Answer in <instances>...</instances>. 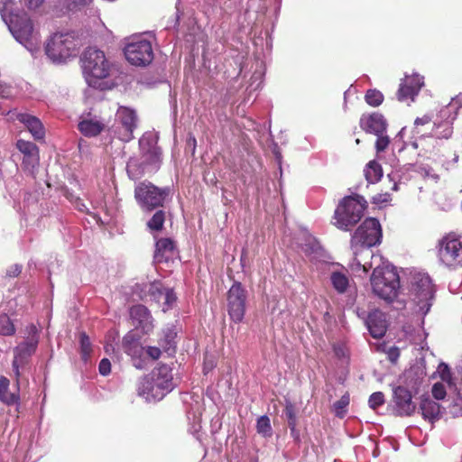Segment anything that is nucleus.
<instances>
[{"mask_svg": "<svg viewBox=\"0 0 462 462\" xmlns=\"http://www.w3.org/2000/svg\"><path fill=\"white\" fill-rule=\"evenodd\" d=\"M335 351H336L337 356H344L345 355V352H344L343 348H335Z\"/></svg>", "mask_w": 462, "mask_h": 462, "instance_id": "nucleus-55", "label": "nucleus"}, {"mask_svg": "<svg viewBox=\"0 0 462 462\" xmlns=\"http://www.w3.org/2000/svg\"><path fill=\"white\" fill-rule=\"evenodd\" d=\"M420 410L423 419L429 421L434 422L435 420L440 418L441 406H439L437 402L433 401V399L429 398V396H427V398H421Z\"/></svg>", "mask_w": 462, "mask_h": 462, "instance_id": "nucleus-26", "label": "nucleus"}, {"mask_svg": "<svg viewBox=\"0 0 462 462\" xmlns=\"http://www.w3.org/2000/svg\"><path fill=\"white\" fill-rule=\"evenodd\" d=\"M1 15L14 40L31 53L41 48V34L25 11L19 10L14 0H5Z\"/></svg>", "mask_w": 462, "mask_h": 462, "instance_id": "nucleus-2", "label": "nucleus"}, {"mask_svg": "<svg viewBox=\"0 0 462 462\" xmlns=\"http://www.w3.org/2000/svg\"><path fill=\"white\" fill-rule=\"evenodd\" d=\"M432 393L435 399L443 400L447 396V390L443 383H435L432 388Z\"/></svg>", "mask_w": 462, "mask_h": 462, "instance_id": "nucleus-44", "label": "nucleus"}, {"mask_svg": "<svg viewBox=\"0 0 462 462\" xmlns=\"http://www.w3.org/2000/svg\"><path fill=\"white\" fill-rule=\"evenodd\" d=\"M360 125L363 130L373 133L375 135L380 133H385L387 129V122L381 113H372L371 115H364L360 119Z\"/></svg>", "mask_w": 462, "mask_h": 462, "instance_id": "nucleus-22", "label": "nucleus"}, {"mask_svg": "<svg viewBox=\"0 0 462 462\" xmlns=\"http://www.w3.org/2000/svg\"><path fill=\"white\" fill-rule=\"evenodd\" d=\"M134 365H135L136 367H143V365H141V364H134Z\"/></svg>", "mask_w": 462, "mask_h": 462, "instance_id": "nucleus-60", "label": "nucleus"}, {"mask_svg": "<svg viewBox=\"0 0 462 462\" xmlns=\"http://www.w3.org/2000/svg\"><path fill=\"white\" fill-rule=\"evenodd\" d=\"M107 124L96 113H83L79 118V130L86 137H96L106 129Z\"/></svg>", "mask_w": 462, "mask_h": 462, "instance_id": "nucleus-17", "label": "nucleus"}, {"mask_svg": "<svg viewBox=\"0 0 462 462\" xmlns=\"http://www.w3.org/2000/svg\"><path fill=\"white\" fill-rule=\"evenodd\" d=\"M365 175L368 182L379 181L383 177L382 165L376 162H370L365 169Z\"/></svg>", "mask_w": 462, "mask_h": 462, "instance_id": "nucleus-30", "label": "nucleus"}, {"mask_svg": "<svg viewBox=\"0 0 462 462\" xmlns=\"http://www.w3.org/2000/svg\"><path fill=\"white\" fill-rule=\"evenodd\" d=\"M439 373L444 383H448V385H452V376L449 367L447 365V364H440L439 365Z\"/></svg>", "mask_w": 462, "mask_h": 462, "instance_id": "nucleus-43", "label": "nucleus"}, {"mask_svg": "<svg viewBox=\"0 0 462 462\" xmlns=\"http://www.w3.org/2000/svg\"><path fill=\"white\" fill-rule=\"evenodd\" d=\"M382 227L378 219L375 217H367L361 223L352 236L351 246L354 250V263L356 257L362 262H367L371 256H367L365 250H371V246L379 245L382 239Z\"/></svg>", "mask_w": 462, "mask_h": 462, "instance_id": "nucleus-5", "label": "nucleus"}, {"mask_svg": "<svg viewBox=\"0 0 462 462\" xmlns=\"http://www.w3.org/2000/svg\"><path fill=\"white\" fill-rule=\"evenodd\" d=\"M77 47V40L71 32H55L46 45V53L51 60L60 63L76 55Z\"/></svg>", "mask_w": 462, "mask_h": 462, "instance_id": "nucleus-8", "label": "nucleus"}, {"mask_svg": "<svg viewBox=\"0 0 462 462\" xmlns=\"http://www.w3.org/2000/svg\"><path fill=\"white\" fill-rule=\"evenodd\" d=\"M385 402V398L383 393L377 391V393H372L368 398V404L371 408L376 409L383 405Z\"/></svg>", "mask_w": 462, "mask_h": 462, "instance_id": "nucleus-40", "label": "nucleus"}, {"mask_svg": "<svg viewBox=\"0 0 462 462\" xmlns=\"http://www.w3.org/2000/svg\"><path fill=\"white\" fill-rule=\"evenodd\" d=\"M20 121L32 134L34 140H42L45 136V128L41 120L29 113H18L16 116Z\"/></svg>", "mask_w": 462, "mask_h": 462, "instance_id": "nucleus-23", "label": "nucleus"}, {"mask_svg": "<svg viewBox=\"0 0 462 462\" xmlns=\"http://www.w3.org/2000/svg\"><path fill=\"white\" fill-rule=\"evenodd\" d=\"M366 256H370L369 262H362L356 258L350 263V269L356 273H366L370 268L374 271L371 274V287L377 297L384 300H393L396 298L400 285V275L390 262L385 261L380 254H374L372 250H365Z\"/></svg>", "mask_w": 462, "mask_h": 462, "instance_id": "nucleus-1", "label": "nucleus"}, {"mask_svg": "<svg viewBox=\"0 0 462 462\" xmlns=\"http://www.w3.org/2000/svg\"><path fill=\"white\" fill-rule=\"evenodd\" d=\"M330 281L332 286L338 292H345L349 283L348 277L341 272H333L330 275Z\"/></svg>", "mask_w": 462, "mask_h": 462, "instance_id": "nucleus-32", "label": "nucleus"}, {"mask_svg": "<svg viewBox=\"0 0 462 462\" xmlns=\"http://www.w3.org/2000/svg\"><path fill=\"white\" fill-rule=\"evenodd\" d=\"M146 353L152 357V360H158L162 356V349L159 346H148Z\"/></svg>", "mask_w": 462, "mask_h": 462, "instance_id": "nucleus-47", "label": "nucleus"}, {"mask_svg": "<svg viewBox=\"0 0 462 462\" xmlns=\"http://www.w3.org/2000/svg\"><path fill=\"white\" fill-rule=\"evenodd\" d=\"M393 402L395 410L401 416H410L415 412L416 406L412 402L411 393L405 387H395L393 389Z\"/></svg>", "mask_w": 462, "mask_h": 462, "instance_id": "nucleus-21", "label": "nucleus"}, {"mask_svg": "<svg viewBox=\"0 0 462 462\" xmlns=\"http://www.w3.org/2000/svg\"><path fill=\"white\" fill-rule=\"evenodd\" d=\"M139 153L129 157L126 172L130 179L139 180L145 174L155 173L162 162V153L158 146V137L153 132H146L138 140Z\"/></svg>", "mask_w": 462, "mask_h": 462, "instance_id": "nucleus-3", "label": "nucleus"}, {"mask_svg": "<svg viewBox=\"0 0 462 462\" xmlns=\"http://www.w3.org/2000/svg\"><path fill=\"white\" fill-rule=\"evenodd\" d=\"M126 60L134 66H148L154 59L151 41L143 36H132L124 48Z\"/></svg>", "mask_w": 462, "mask_h": 462, "instance_id": "nucleus-9", "label": "nucleus"}, {"mask_svg": "<svg viewBox=\"0 0 462 462\" xmlns=\"http://www.w3.org/2000/svg\"><path fill=\"white\" fill-rule=\"evenodd\" d=\"M176 331L173 327H167L162 329V336L159 338V345L166 352H174L176 347Z\"/></svg>", "mask_w": 462, "mask_h": 462, "instance_id": "nucleus-28", "label": "nucleus"}, {"mask_svg": "<svg viewBox=\"0 0 462 462\" xmlns=\"http://www.w3.org/2000/svg\"><path fill=\"white\" fill-rule=\"evenodd\" d=\"M79 343H80V351H81V357L84 361H88L90 353L92 351L91 348V341L86 333H81L79 337Z\"/></svg>", "mask_w": 462, "mask_h": 462, "instance_id": "nucleus-36", "label": "nucleus"}, {"mask_svg": "<svg viewBox=\"0 0 462 462\" xmlns=\"http://www.w3.org/2000/svg\"><path fill=\"white\" fill-rule=\"evenodd\" d=\"M256 431L261 433L263 436H271L273 433V429L271 425V420L267 415H263L257 419L256 421Z\"/></svg>", "mask_w": 462, "mask_h": 462, "instance_id": "nucleus-33", "label": "nucleus"}, {"mask_svg": "<svg viewBox=\"0 0 462 462\" xmlns=\"http://www.w3.org/2000/svg\"><path fill=\"white\" fill-rule=\"evenodd\" d=\"M392 189L393 190H398V185L397 183H393V186H392Z\"/></svg>", "mask_w": 462, "mask_h": 462, "instance_id": "nucleus-56", "label": "nucleus"}, {"mask_svg": "<svg viewBox=\"0 0 462 462\" xmlns=\"http://www.w3.org/2000/svg\"><path fill=\"white\" fill-rule=\"evenodd\" d=\"M390 144V139L386 134H377V138L375 140V149L378 152H383V150L387 149Z\"/></svg>", "mask_w": 462, "mask_h": 462, "instance_id": "nucleus-42", "label": "nucleus"}, {"mask_svg": "<svg viewBox=\"0 0 462 462\" xmlns=\"http://www.w3.org/2000/svg\"><path fill=\"white\" fill-rule=\"evenodd\" d=\"M107 1H115V0H107Z\"/></svg>", "mask_w": 462, "mask_h": 462, "instance_id": "nucleus-64", "label": "nucleus"}, {"mask_svg": "<svg viewBox=\"0 0 462 462\" xmlns=\"http://www.w3.org/2000/svg\"><path fill=\"white\" fill-rule=\"evenodd\" d=\"M130 316L134 328L144 334L152 333L154 328V319L148 308L144 305H134L130 309Z\"/></svg>", "mask_w": 462, "mask_h": 462, "instance_id": "nucleus-18", "label": "nucleus"}, {"mask_svg": "<svg viewBox=\"0 0 462 462\" xmlns=\"http://www.w3.org/2000/svg\"><path fill=\"white\" fill-rule=\"evenodd\" d=\"M124 351L129 356H137L143 352V348L135 341L134 336L126 335L123 338Z\"/></svg>", "mask_w": 462, "mask_h": 462, "instance_id": "nucleus-31", "label": "nucleus"}, {"mask_svg": "<svg viewBox=\"0 0 462 462\" xmlns=\"http://www.w3.org/2000/svg\"><path fill=\"white\" fill-rule=\"evenodd\" d=\"M16 147L23 153V163L35 166L39 162V149L32 141L18 140Z\"/></svg>", "mask_w": 462, "mask_h": 462, "instance_id": "nucleus-25", "label": "nucleus"}, {"mask_svg": "<svg viewBox=\"0 0 462 462\" xmlns=\"http://www.w3.org/2000/svg\"><path fill=\"white\" fill-rule=\"evenodd\" d=\"M169 192V189H158L150 181H143L134 188V199L143 209L151 210L162 205Z\"/></svg>", "mask_w": 462, "mask_h": 462, "instance_id": "nucleus-11", "label": "nucleus"}, {"mask_svg": "<svg viewBox=\"0 0 462 462\" xmlns=\"http://www.w3.org/2000/svg\"><path fill=\"white\" fill-rule=\"evenodd\" d=\"M176 255V247L170 238H162L156 242L154 259L156 262H168Z\"/></svg>", "mask_w": 462, "mask_h": 462, "instance_id": "nucleus-24", "label": "nucleus"}, {"mask_svg": "<svg viewBox=\"0 0 462 462\" xmlns=\"http://www.w3.org/2000/svg\"><path fill=\"white\" fill-rule=\"evenodd\" d=\"M453 134V129L450 124H443L442 125H436L433 124V134L439 138H448Z\"/></svg>", "mask_w": 462, "mask_h": 462, "instance_id": "nucleus-38", "label": "nucleus"}, {"mask_svg": "<svg viewBox=\"0 0 462 462\" xmlns=\"http://www.w3.org/2000/svg\"><path fill=\"white\" fill-rule=\"evenodd\" d=\"M411 291L415 295L420 309L428 312L434 297V286L430 275L425 273L411 272Z\"/></svg>", "mask_w": 462, "mask_h": 462, "instance_id": "nucleus-10", "label": "nucleus"}, {"mask_svg": "<svg viewBox=\"0 0 462 462\" xmlns=\"http://www.w3.org/2000/svg\"><path fill=\"white\" fill-rule=\"evenodd\" d=\"M406 131V128H402V130L399 133V135H403Z\"/></svg>", "mask_w": 462, "mask_h": 462, "instance_id": "nucleus-57", "label": "nucleus"}, {"mask_svg": "<svg viewBox=\"0 0 462 462\" xmlns=\"http://www.w3.org/2000/svg\"><path fill=\"white\" fill-rule=\"evenodd\" d=\"M457 393L460 400H462V381L459 383V386L457 388Z\"/></svg>", "mask_w": 462, "mask_h": 462, "instance_id": "nucleus-54", "label": "nucleus"}, {"mask_svg": "<svg viewBox=\"0 0 462 462\" xmlns=\"http://www.w3.org/2000/svg\"><path fill=\"white\" fill-rule=\"evenodd\" d=\"M137 126V114L128 106H120L116 112L112 133L119 140L128 142L134 138V131Z\"/></svg>", "mask_w": 462, "mask_h": 462, "instance_id": "nucleus-12", "label": "nucleus"}, {"mask_svg": "<svg viewBox=\"0 0 462 462\" xmlns=\"http://www.w3.org/2000/svg\"><path fill=\"white\" fill-rule=\"evenodd\" d=\"M14 330L15 326L9 316H7V314H2V316H0V333L4 336H12Z\"/></svg>", "mask_w": 462, "mask_h": 462, "instance_id": "nucleus-35", "label": "nucleus"}, {"mask_svg": "<svg viewBox=\"0 0 462 462\" xmlns=\"http://www.w3.org/2000/svg\"><path fill=\"white\" fill-rule=\"evenodd\" d=\"M99 373L103 375L109 374L111 372V364L108 359H102L98 365Z\"/></svg>", "mask_w": 462, "mask_h": 462, "instance_id": "nucleus-46", "label": "nucleus"}, {"mask_svg": "<svg viewBox=\"0 0 462 462\" xmlns=\"http://www.w3.org/2000/svg\"><path fill=\"white\" fill-rule=\"evenodd\" d=\"M286 415L289 419V426L291 428V430H294V428L296 426V418L293 413V410H292L291 406L286 407Z\"/></svg>", "mask_w": 462, "mask_h": 462, "instance_id": "nucleus-49", "label": "nucleus"}, {"mask_svg": "<svg viewBox=\"0 0 462 462\" xmlns=\"http://www.w3.org/2000/svg\"><path fill=\"white\" fill-rule=\"evenodd\" d=\"M439 258L447 267L462 265V239L456 234H448L439 243Z\"/></svg>", "mask_w": 462, "mask_h": 462, "instance_id": "nucleus-13", "label": "nucleus"}, {"mask_svg": "<svg viewBox=\"0 0 462 462\" xmlns=\"http://www.w3.org/2000/svg\"><path fill=\"white\" fill-rule=\"evenodd\" d=\"M165 221V213L162 209H159L152 218L148 221V226L152 231H160Z\"/></svg>", "mask_w": 462, "mask_h": 462, "instance_id": "nucleus-34", "label": "nucleus"}, {"mask_svg": "<svg viewBox=\"0 0 462 462\" xmlns=\"http://www.w3.org/2000/svg\"><path fill=\"white\" fill-rule=\"evenodd\" d=\"M303 250L308 254H311V252H318L320 250V245L319 242L316 241V239L310 238L309 244L305 245L303 247Z\"/></svg>", "mask_w": 462, "mask_h": 462, "instance_id": "nucleus-45", "label": "nucleus"}, {"mask_svg": "<svg viewBox=\"0 0 462 462\" xmlns=\"http://www.w3.org/2000/svg\"><path fill=\"white\" fill-rule=\"evenodd\" d=\"M1 177H3V171H2V169L0 168V179H1Z\"/></svg>", "mask_w": 462, "mask_h": 462, "instance_id": "nucleus-61", "label": "nucleus"}, {"mask_svg": "<svg viewBox=\"0 0 462 462\" xmlns=\"http://www.w3.org/2000/svg\"><path fill=\"white\" fill-rule=\"evenodd\" d=\"M92 1L93 0H64V3L70 11H79V9H82L84 6L89 5Z\"/></svg>", "mask_w": 462, "mask_h": 462, "instance_id": "nucleus-41", "label": "nucleus"}, {"mask_svg": "<svg viewBox=\"0 0 462 462\" xmlns=\"http://www.w3.org/2000/svg\"><path fill=\"white\" fill-rule=\"evenodd\" d=\"M366 204L365 199L362 197H346L342 199L335 209V226L344 231H348L361 220Z\"/></svg>", "mask_w": 462, "mask_h": 462, "instance_id": "nucleus-7", "label": "nucleus"}, {"mask_svg": "<svg viewBox=\"0 0 462 462\" xmlns=\"http://www.w3.org/2000/svg\"><path fill=\"white\" fill-rule=\"evenodd\" d=\"M192 142H193L194 145H196L197 140L196 139H192Z\"/></svg>", "mask_w": 462, "mask_h": 462, "instance_id": "nucleus-62", "label": "nucleus"}, {"mask_svg": "<svg viewBox=\"0 0 462 462\" xmlns=\"http://www.w3.org/2000/svg\"><path fill=\"white\" fill-rule=\"evenodd\" d=\"M175 386L176 382L171 366L162 364L139 380L137 393L146 402H159Z\"/></svg>", "mask_w": 462, "mask_h": 462, "instance_id": "nucleus-4", "label": "nucleus"}, {"mask_svg": "<svg viewBox=\"0 0 462 462\" xmlns=\"http://www.w3.org/2000/svg\"><path fill=\"white\" fill-rule=\"evenodd\" d=\"M20 401L19 390L16 393L10 392V381L5 376L0 377V402L7 405L17 404Z\"/></svg>", "mask_w": 462, "mask_h": 462, "instance_id": "nucleus-27", "label": "nucleus"}, {"mask_svg": "<svg viewBox=\"0 0 462 462\" xmlns=\"http://www.w3.org/2000/svg\"><path fill=\"white\" fill-rule=\"evenodd\" d=\"M460 106H461V100H460L459 97H457L456 98H453L451 100L450 104L448 105V110H454L455 111V115L451 118V121H453V119H455V117L457 116V110L460 107Z\"/></svg>", "mask_w": 462, "mask_h": 462, "instance_id": "nucleus-48", "label": "nucleus"}, {"mask_svg": "<svg viewBox=\"0 0 462 462\" xmlns=\"http://www.w3.org/2000/svg\"><path fill=\"white\" fill-rule=\"evenodd\" d=\"M356 143H360V139H356Z\"/></svg>", "mask_w": 462, "mask_h": 462, "instance_id": "nucleus-63", "label": "nucleus"}, {"mask_svg": "<svg viewBox=\"0 0 462 462\" xmlns=\"http://www.w3.org/2000/svg\"><path fill=\"white\" fill-rule=\"evenodd\" d=\"M84 78L92 88H99L101 79L109 77L112 63L102 50L88 47L81 56Z\"/></svg>", "mask_w": 462, "mask_h": 462, "instance_id": "nucleus-6", "label": "nucleus"}, {"mask_svg": "<svg viewBox=\"0 0 462 462\" xmlns=\"http://www.w3.org/2000/svg\"><path fill=\"white\" fill-rule=\"evenodd\" d=\"M37 344L38 338L33 335L26 341L19 344L14 350L13 371L15 375L17 389H19L22 373L27 369Z\"/></svg>", "mask_w": 462, "mask_h": 462, "instance_id": "nucleus-15", "label": "nucleus"}, {"mask_svg": "<svg viewBox=\"0 0 462 462\" xmlns=\"http://www.w3.org/2000/svg\"><path fill=\"white\" fill-rule=\"evenodd\" d=\"M23 266L21 264L15 263L12 264L6 271V274L8 276H18L19 273H22Z\"/></svg>", "mask_w": 462, "mask_h": 462, "instance_id": "nucleus-50", "label": "nucleus"}, {"mask_svg": "<svg viewBox=\"0 0 462 462\" xmlns=\"http://www.w3.org/2000/svg\"><path fill=\"white\" fill-rule=\"evenodd\" d=\"M390 199V195H387V193L384 195V198L382 199V195L379 196V198H374V200L377 203H380V201H388Z\"/></svg>", "mask_w": 462, "mask_h": 462, "instance_id": "nucleus-53", "label": "nucleus"}, {"mask_svg": "<svg viewBox=\"0 0 462 462\" xmlns=\"http://www.w3.org/2000/svg\"><path fill=\"white\" fill-rule=\"evenodd\" d=\"M364 319L372 337L381 338L384 336L387 331V320L383 311L374 309L366 317H364Z\"/></svg>", "mask_w": 462, "mask_h": 462, "instance_id": "nucleus-20", "label": "nucleus"}, {"mask_svg": "<svg viewBox=\"0 0 462 462\" xmlns=\"http://www.w3.org/2000/svg\"><path fill=\"white\" fill-rule=\"evenodd\" d=\"M144 297L155 302L161 303L162 300V310L171 309L174 306L177 297L173 292L172 289L164 288L160 281H154L153 282L147 283L143 288Z\"/></svg>", "mask_w": 462, "mask_h": 462, "instance_id": "nucleus-16", "label": "nucleus"}, {"mask_svg": "<svg viewBox=\"0 0 462 462\" xmlns=\"http://www.w3.org/2000/svg\"><path fill=\"white\" fill-rule=\"evenodd\" d=\"M387 355L390 361L395 362L400 356V351L398 348H396V346H392L390 349H388Z\"/></svg>", "mask_w": 462, "mask_h": 462, "instance_id": "nucleus-51", "label": "nucleus"}, {"mask_svg": "<svg viewBox=\"0 0 462 462\" xmlns=\"http://www.w3.org/2000/svg\"><path fill=\"white\" fill-rule=\"evenodd\" d=\"M350 398L348 395H343L334 403V411L338 418H343L346 412V407L349 404Z\"/></svg>", "mask_w": 462, "mask_h": 462, "instance_id": "nucleus-39", "label": "nucleus"}, {"mask_svg": "<svg viewBox=\"0 0 462 462\" xmlns=\"http://www.w3.org/2000/svg\"><path fill=\"white\" fill-rule=\"evenodd\" d=\"M90 12H92V14H98V11L97 10H93V8H90Z\"/></svg>", "mask_w": 462, "mask_h": 462, "instance_id": "nucleus-58", "label": "nucleus"}, {"mask_svg": "<svg viewBox=\"0 0 462 462\" xmlns=\"http://www.w3.org/2000/svg\"><path fill=\"white\" fill-rule=\"evenodd\" d=\"M45 0H23L24 5L29 9H36L39 8V6L42 5V3H44Z\"/></svg>", "mask_w": 462, "mask_h": 462, "instance_id": "nucleus-52", "label": "nucleus"}, {"mask_svg": "<svg viewBox=\"0 0 462 462\" xmlns=\"http://www.w3.org/2000/svg\"><path fill=\"white\" fill-rule=\"evenodd\" d=\"M422 86H424L423 77L419 74H412L411 76H405L400 83L397 91V97L399 100L411 99L414 100L418 93H420Z\"/></svg>", "mask_w": 462, "mask_h": 462, "instance_id": "nucleus-19", "label": "nucleus"}, {"mask_svg": "<svg viewBox=\"0 0 462 462\" xmlns=\"http://www.w3.org/2000/svg\"><path fill=\"white\" fill-rule=\"evenodd\" d=\"M412 146H413V147H418L417 141H413V142H412Z\"/></svg>", "mask_w": 462, "mask_h": 462, "instance_id": "nucleus-59", "label": "nucleus"}, {"mask_svg": "<svg viewBox=\"0 0 462 462\" xmlns=\"http://www.w3.org/2000/svg\"><path fill=\"white\" fill-rule=\"evenodd\" d=\"M248 292L241 282H234L226 297V308L229 318L233 322H242L246 311Z\"/></svg>", "mask_w": 462, "mask_h": 462, "instance_id": "nucleus-14", "label": "nucleus"}, {"mask_svg": "<svg viewBox=\"0 0 462 462\" xmlns=\"http://www.w3.org/2000/svg\"><path fill=\"white\" fill-rule=\"evenodd\" d=\"M365 101L371 106H379L383 102V95L376 88H370L365 95Z\"/></svg>", "mask_w": 462, "mask_h": 462, "instance_id": "nucleus-37", "label": "nucleus"}, {"mask_svg": "<svg viewBox=\"0 0 462 462\" xmlns=\"http://www.w3.org/2000/svg\"><path fill=\"white\" fill-rule=\"evenodd\" d=\"M432 121V116L430 115H424L421 117H417L414 120V129L413 134L414 135H420V137H426V135H432L433 134V125L431 127L430 132L426 131L424 129L425 126H430V123Z\"/></svg>", "mask_w": 462, "mask_h": 462, "instance_id": "nucleus-29", "label": "nucleus"}]
</instances>
